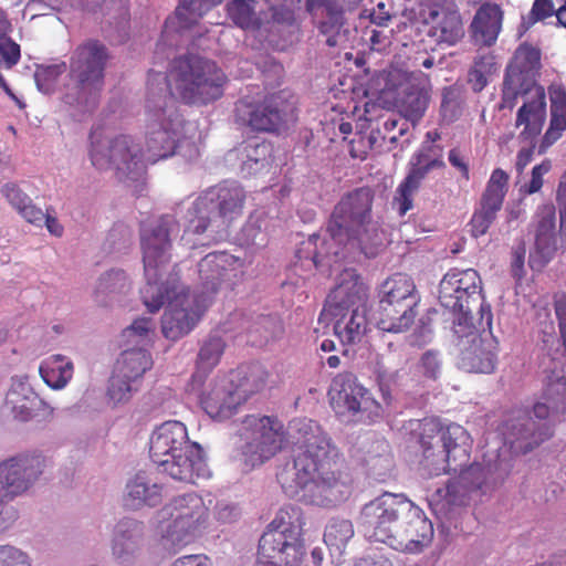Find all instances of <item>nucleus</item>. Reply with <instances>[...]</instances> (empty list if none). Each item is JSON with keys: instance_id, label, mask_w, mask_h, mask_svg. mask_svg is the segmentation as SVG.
Here are the masks:
<instances>
[{"instance_id": "46", "label": "nucleus", "mask_w": 566, "mask_h": 566, "mask_svg": "<svg viewBox=\"0 0 566 566\" xmlns=\"http://www.w3.org/2000/svg\"><path fill=\"white\" fill-rule=\"evenodd\" d=\"M151 367V358L142 348L127 349L117 360L114 373L139 385L142 376Z\"/></svg>"}, {"instance_id": "26", "label": "nucleus", "mask_w": 566, "mask_h": 566, "mask_svg": "<svg viewBox=\"0 0 566 566\" xmlns=\"http://www.w3.org/2000/svg\"><path fill=\"white\" fill-rule=\"evenodd\" d=\"M509 178V175L500 168L492 171L481 197L480 208L471 219V231L475 238L484 235L495 220L507 191Z\"/></svg>"}, {"instance_id": "49", "label": "nucleus", "mask_w": 566, "mask_h": 566, "mask_svg": "<svg viewBox=\"0 0 566 566\" xmlns=\"http://www.w3.org/2000/svg\"><path fill=\"white\" fill-rule=\"evenodd\" d=\"M499 70L495 56L492 53L478 54L469 71V83L474 92H481L489 83L491 76Z\"/></svg>"}, {"instance_id": "47", "label": "nucleus", "mask_w": 566, "mask_h": 566, "mask_svg": "<svg viewBox=\"0 0 566 566\" xmlns=\"http://www.w3.org/2000/svg\"><path fill=\"white\" fill-rule=\"evenodd\" d=\"M224 346L223 339L217 335H211L203 342L198 354L197 370L193 374L195 382H201L206 375L218 365Z\"/></svg>"}, {"instance_id": "58", "label": "nucleus", "mask_w": 566, "mask_h": 566, "mask_svg": "<svg viewBox=\"0 0 566 566\" xmlns=\"http://www.w3.org/2000/svg\"><path fill=\"white\" fill-rule=\"evenodd\" d=\"M419 366L426 377L437 379L442 369L441 354L433 349L424 352L420 358Z\"/></svg>"}, {"instance_id": "24", "label": "nucleus", "mask_w": 566, "mask_h": 566, "mask_svg": "<svg viewBox=\"0 0 566 566\" xmlns=\"http://www.w3.org/2000/svg\"><path fill=\"white\" fill-rule=\"evenodd\" d=\"M539 59L537 49L527 44L517 48L511 64L506 69L502 91V108H513L518 90L544 88L537 85L535 80Z\"/></svg>"}, {"instance_id": "33", "label": "nucleus", "mask_w": 566, "mask_h": 566, "mask_svg": "<svg viewBox=\"0 0 566 566\" xmlns=\"http://www.w3.org/2000/svg\"><path fill=\"white\" fill-rule=\"evenodd\" d=\"M145 526L142 522L125 518L115 527L112 554L119 566H134L144 542Z\"/></svg>"}, {"instance_id": "13", "label": "nucleus", "mask_w": 566, "mask_h": 566, "mask_svg": "<svg viewBox=\"0 0 566 566\" xmlns=\"http://www.w3.org/2000/svg\"><path fill=\"white\" fill-rule=\"evenodd\" d=\"M304 556L298 511L280 510L259 541L255 566H302Z\"/></svg>"}, {"instance_id": "37", "label": "nucleus", "mask_w": 566, "mask_h": 566, "mask_svg": "<svg viewBox=\"0 0 566 566\" xmlns=\"http://www.w3.org/2000/svg\"><path fill=\"white\" fill-rule=\"evenodd\" d=\"M163 500V485L146 472L136 473L126 484L125 505L138 510L157 506Z\"/></svg>"}, {"instance_id": "31", "label": "nucleus", "mask_w": 566, "mask_h": 566, "mask_svg": "<svg viewBox=\"0 0 566 566\" xmlns=\"http://www.w3.org/2000/svg\"><path fill=\"white\" fill-rule=\"evenodd\" d=\"M368 287L354 269H344L336 279V286L329 293L323 310H366Z\"/></svg>"}, {"instance_id": "11", "label": "nucleus", "mask_w": 566, "mask_h": 566, "mask_svg": "<svg viewBox=\"0 0 566 566\" xmlns=\"http://www.w3.org/2000/svg\"><path fill=\"white\" fill-rule=\"evenodd\" d=\"M179 223L172 214H164L140 229L146 285L140 294L145 306L154 313L163 302L164 268L170 262L172 240L179 234Z\"/></svg>"}, {"instance_id": "53", "label": "nucleus", "mask_w": 566, "mask_h": 566, "mask_svg": "<svg viewBox=\"0 0 566 566\" xmlns=\"http://www.w3.org/2000/svg\"><path fill=\"white\" fill-rule=\"evenodd\" d=\"M137 390L138 384L113 373L107 388V396L114 405H117L128 401L133 392Z\"/></svg>"}, {"instance_id": "4", "label": "nucleus", "mask_w": 566, "mask_h": 566, "mask_svg": "<svg viewBox=\"0 0 566 566\" xmlns=\"http://www.w3.org/2000/svg\"><path fill=\"white\" fill-rule=\"evenodd\" d=\"M358 523L366 537L402 553H420L433 537L432 523L403 494L386 492L368 502Z\"/></svg>"}, {"instance_id": "39", "label": "nucleus", "mask_w": 566, "mask_h": 566, "mask_svg": "<svg viewBox=\"0 0 566 566\" xmlns=\"http://www.w3.org/2000/svg\"><path fill=\"white\" fill-rule=\"evenodd\" d=\"M133 291L130 275L122 269H111L102 273L94 287V296L102 304L120 302Z\"/></svg>"}, {"instance_id": "43", "label": "nucleus", "mask_w": 566, "mask_h": 566, "mask_svg": "<svg viewBox=\"0 0 566 566\" xmlns=\"http://www.w3.org/2000/svg\"><path fill=\"white\" fill-rule=\"evenodd\" d=\"M1 193L6 197L11 207L29 223L35 227H42L45 220V213L36 207L32 199L24 193L17 185L6 184L1 188Z\"/></svg>"}, {"instance_id": "23", "label": "nucleus", "mask_w": 566, "mask_h": 566, "mask_svg": "<svg viewBox=\"0 0 566 566\" xmlns=\"http://www.w3.org/2000/svg\"><path fill=\"white\" fill-rule=\"evenodd\" d=\"M198 292L201 301L209 304L220 289H232L244 275V262L228 252H212L198 263Z\"/></svg>"}, {"instance_id": "16", "label": "nucleus", "mask_w": 566, "mask_h": 566, "mask_svg": "<svg viewBox=\"0 0 566 566\" xmlns=\"http://www.w3.org/2000/svg\"><path fill=\"white\" fill-rule=\"evenodd\" d=\"M419 295L413 281L403 274L387 279L379 290L377 326L389 333H401L415 321Z\"/></svg>"}, {"instance_id": "40", "label": "nucleus", "mask_w": 566, "mask_h": 566, "mask_svg": "<svg viewBox=\"0 0 566 566\" xmlns=\"http://www.w3.org/2000/svg\"><path fill=\"white\" fill-rule=\"evenodd\" d=\"M39 373L50 388L61 390L71 381L74 365L67 356L55 354L41 361Z\"/></svg>"}, {"instance_id": "62", "label": "nucleus", "mask_w": 566, "mask_h": 566, "mask_svg": "<svg viewBox=\"0 0 566 566\" xmlns=\"http://www.w3.org/2000/svg\"><path fill=\"white\" fill-rule=\"evenodd\" d=\"M214 514L220 522L231 523L240 516V510L235 504L220 501L214 507Z\"/></svg>"}, {"instance_id": "19", "label": "nucleus", "mask_w": 566, "mask_h": 566, "mask_svg": "<svg viewBox=\"0 0 566 566\" xmlns=\"http://www.w3.org/2000/svg\"><path fill=\"white\" fill-rule=\"evenodd\" d=\"M242 460L251 468L262 464L281 450L284 441L283 423L269 416H248L240 434Z\"/></svg>"}, {"instance_id": "60", "label": "nucleus", "mask_w": 566, "mask_h": 566, "mask_svg": "<svg viewBox=\"0 0 566 566\" xmlns=\"http://www.w3.org/2000/svg\"><path fill=\"white\" fill-rule=\"evenodd\" d=\"M76 3L87 11L103 10L111 12L113 10L125 11L126 0H75Z\"/></svg>"}, {"instance_id": "2", "label": "nucleus", "mask_w": 566, "mask_h": 566, "mask_svg": "<svg viewBox=\"0 0 566 566\" xmlns=\"http://www.w3.org/2000/svg\"><path fill=\"white\" fill-rule=\"evenodd\" d=\"M294 457L282 465L276 479L290 497L329 506L348 493L340 473L336 472L338 450L321 426L311 419H297L291 426Z\"/></svg>"}, {"instance_id": "52", "label": "nucleus", "mask_w": 566, "mask_h": 566, "mask_svg": "<svg viewBox=\"0 0 566 566\" xmlns=\"http://www.w3.org/2000/svg\"><path fill=\"white\" fill-rule=\"evenodd\" d=\"M343 24L344 15L342 8L339 6L329 7V9L325 11V18L319 23V30L327 36L326 43L329 46H335L337 44L336 35L340 31Z\"/></svg>"}, {"instance_id": "59", "label": "nucleus", "mask_w": 566, "mask_h": 566, "mask_svg": "<svg viewBox=\"0 0 566 566\" xmlns=\"http://www.w3.org/2000/svg\"><path fill=\"white\" fill-rule=\"evenodd\" d=\"M0 566H31V560L24 552L10 546H0Z\"/></svg>"}, {"instance_id": "12", "label": "nucleus", "mask_w": 566, "mask_h": 566, "mask_svg": "<svg viewBox=\"0 0 566 566\" xmlns=\"http://www.w3.org/2000/svg\"><path fill=\"white\" fill-rule=\"evenodd\" d=\"M108 59L106 46L98 41L88 40L75 48L70 57V83L63 95L67 105L83 112L96 106L104 87Z\"/></svg>"}, {"instance_id": "57", "label": "nucleus", "mask_w": 566, "mask_h": 566, "mask_svg": "<svg viewBox=\"0 0 566 566\" xmlns=\"http://www.w3.org/2000/svg\"><path fill=\"white\" fill-rule=\"evenodd\" d=\"M271 11V19L281 24H291L294 21L295 0H266Z\"/></svg>"}, {"instance_id": "41", "label": "nucleus", "mask_w": 566, "mask_h": 566, "mask_svg": "<svg viewBox=\"0 0 566 566\" xmlns=\"http://www.w3.org/2000/svg\"><path fill=\"white\" fill-rule=\"evenodd\" d=\"M272 147L269 143L249 140L238 149V157L241 160V171L247 175H255L269 169L271 165Z\"/></svg>"}, {"instance_id": "45", "label": "nucleus", "mask_w": 566, "mask_h": 566, "mask_svg": "<svg viewBox=\"0 0 566 566\" xmlns=\"http://www.w3.org/2000/svg\"><path fill=\"white\" fill-rule=\"evenodd\" d=\"M551 123L544 135L545 147L554 144L566 129V91L562 86L549 87Z\"/></svg>"}, {"instance_id": "30", "label": "nucleus", "mask_w": 566, "mask_h": 566, "mask_svg": "<svg viewBox=\"0 0 566 566\" xmlns=\"http://www.w3.org/2000/svg\"><path fill=\"white\" fill-rule=\"evenodd\" d=\"M429 34L439 43L454 45L464 35L460 12L452 1H443L429 8L426 18Z\"/></svg>"}, {"instance_id": "64", "label": "nucleus", "mask_w": 566, "mask_h": 566, "mask_svg": "<svg viewBox=\"0 0 566 566\" xmlns=\"http://www.w3.org/2000/svg\"><path fill=\"white\" fill-rule=\"evenodd\" d=\"M557 202L559 206L560 227L566 228V171L562 175L559 180Z\"/></svg>"}, {"instance_id": "15", "label": "nucleus", "mask_w": 566, "mask_h": 566, "mask_svg": "<svg viewBox=\"0 0 566 566\" xmlns=\"http://www.w3.org/2000/svg\"><path fill=\"white\" fill-rule=\"evenodd\" d=\"M88 157L98 170L114 169L119 178L135 180L147 166L142 149L129 135H109L101 128H94L90 135Z\"/></svg>"}, {"instance_id": "42", "label": "nucleus", "mask_w": 566, "mask_h": 566, "mask_svg": "<svg viewBox=\"0 0 566 566\" xmlns=\"http://www.w3.org/2000/svg\"><path fill=\"white\" fill-rule=\"evenodd\" d=\"M352 455L358 462L376 468L382 462L389 463L388 443L375 434H364L357 439Z\"/></svg>"}, {"instance_id": "20", "label": "nucleus", "mask_w": 566, "mask_h": 566, "mask_svg": "<svg viewBox=\"0 0 566 566\" xmlns=\"http://www.w3.org/2000/svg\"><path fill=\"white\" fill-rule=\"evenodd\" d=\"M481 277L474 269H452L440 281L439 301L441 305L453 313L454 319L464 315L469 322H473L471 315L473 308L489 306L484 304L482 296Z\"/></svg>"}, {"instance_id": "36", "label": "nucleus", "mask_w": 566, "mask_h": 566, "mask_svg": "<svg viewBox=\"0 0 566 566\" xmlns=\"http://www.w3.org/2000/svg\"><path fill=\"white\" fill-rule=\"evenodd\" d=\"M503 12L495 3L482 4L471 22V35L474 44L492 46L502 30Z\"/></svg>"}, {"instance_id": "1", "label": "nucleus", "mask_w": 566, "mask_h": 566, "mask_svg": "<svg viewBox=\"0 0 566 566\" xmlns=\"http://www.w3.org/2000/svg\"><path fill=\"white\" fill-rule=\"evenodd\" d=\"M420 444L423 459L433 473H458L444 488L437 489L430 497V506L436 515L448 517L454 509L468 503L473 492L495 481L501 454L490 455L484 464L470 460L471 438L460 424L442 426L437 419H426L421 423Z\"/></svg>"}, {"instance_id": "8", "label": "nucleus", "mask_w": 566, "mask_h": 566, "mask_svg": "<svg viewBox=\"0 0 566 566\" xmlns=\"http://www.w3.org/2000/svg\"><path fill=\"white\" fill-rule=\"evenodd\" d=\"M245 198L244 189L235 181L207 189L188 210L182 240L191 243L190 234H206L211 240L224 238L230 223L241 217Z\"/></svg>"}, {"instance_id": "38", "label": "nucleus", "mask_w": 566, "mask_h": 566, "mask_svg": "<svg viewBox=\"0 0 566 566\" xmlns=\"http://www.w3.org/2000/svg\"><path fill=\"white\" fill-rule=\"evenodd\" d=\"M429 81L421 73H411L407 77L405 96L401 101V113L407 120L416 124L423 116L429 104Z\"/></svg>"}, {"instance_id": "7", "label": "nucleus", "mask_w": 566, "mask_h": 566, "mask_svg": "<svg viewBox=\"0 0 566 566\" xmlns=\"http://www.w3.org/2000/svg\"><path fill=\"white\" fill-rule=\"evenodd\" d=\"M149 454L174 480L196 483L198 479L210 476L201 447L189 440L186 426L178 420L165 421L155 428L149 439Z\"/></svg>"}, {"instance_id": "51", "label": "nucleus", "mask_w": 566, "mask_h": 566, "mask_svg": "<svg viewBox=\"0 0 566 566\" xmlns=\"http://www.w3.org/2000/svg\"><path fill=\"white\" fill-rule=\"evenodd\" d=\"M66 70L64 62L56 64L39 65L34 72V81L40 92L51 94L57 83V78Z\"/></svg>"}, {"instance_id": "48", "label": "nucleus", "mask_w": 566, "mask_h": 566, "mask_svg": "<svg viewBox=\"0 0 566 566\" xmlns=\"http://www.w3.org/2000/svg\"><path fill=\"white\" fill-rule=\"evenodd\" d=\"M353 536L354 527L349 520L334 518L325 527L324 542L331 554L339 555Z\"/></svg>"}, {"instance_id": "44", "label": "nucleus", "mask_w": 566, "mask_h": 566, "mask_svg": "<svg viewBox=\"0 0 566 566\" xmlns=\"http://www.w3.org/2000/svg\"><path fill=\"white\" fill-rule=\"evenodd\" d=\"M255 0H232L227 4L228 17L239 28L254 31L268 23V13H259Z\"/></svg>"}, {"instance_id": "28", "label": "nucleus", "mask_w": 566, "mask_h": 566, "mask_svg": "<svg viewBox=\"0 0 566 566\" xmlns=\"http://www.w3.org/2000/svg\"><path fill=\"white\" fill-rule=\"evenodd\" d=\"M444 167L440 159L432 158L427 151L415 154L410 160V170L405 180L398 186L392 206L400 216L412 208V198L422 180L434 168Z\"/></svg>"}, {"instance_id": "61", "label": "nucleus", "mask_w": 566, "mask_h": 566, "mask_svg": "<svg viewBox=\"0 0 566 566\" xmlns=\"http://www.w3.org/2000/svg\"><path fill=\"white\" fill-rule=\"evenodd\" d=\"M551 169V163L548 160L536 165L532 169V177L527 185L524 186V191L528 195L535 193L541 190L543 186V177Z\"/></svg>"}, {"instance_id": "22", "label": "nucleus", "mask_w": 566, "mask_h": 566, "mask_svg": "<svg viewBox=\"0 0 566 566\" xmlns=\"http://www.w3.org/2000/svg\"><path fill=\"white\" fill-rule=\"evenodd\" d=\"M253 380L249 378L240 385H235L233 378H222L201 397V405L207 415L218 421L229 419L237 413L238 408L248 397L260 390L268 377V373L260 366H255L251 373Z\"/></svg>"}, {"instance_id": "27", "label": "nucleus", "mask_w": 566, "mask_h": 566, "mask_svg": "<svg viewBox=\"0 0 566 566\" xmlns=\"http://www.w3.org/2000/svg\"><path fill=\"white\" fill-rule=\"evenodd\" d=\"M523 98V105L516 114L515 127H522L518 139L534 142L541 134L546 120V101L544 88L518 90L517 97Z\"/></svg>"}, {"instance_id": "55", "label": "nucleus", "mask_w": 566, "mask_h": 566, "mask_svg": "<svg viewBox=\"0 0 566 566\" xmlns=\"http://www.w3.org/2000/svg\"><path fill=\"white\" fill-rule=\"evenodd\" d=\"M154 334V322L150 318H138L124 331V336L132 343L149 342Z\"/></svg>"}, {"instance_id": "25", "label": "nucleus", "mask_w": 566, "mask_h": 566, "mask_svg": "<svg viewBox=\"0 0 566 566\" xmlns=\"http://www.w3.org/2000/svg\"><path fill=\"white\" fill-rule=\"evenodd\" d=\"M40 455H22L0 463V492L17 496L28 491L42 474Z\"/></svg>"}, {"instance_id": "63", "label": "nucleus", "mask_w": 566, "mask_h": 566, "mask_svg": "<svg viewBox=\"0 0 566 566\" xmlns=\"http://www.w3.org/2000/svg\"><path fill=\"white\" fill-rule=\"evenodd\" d=\"M170 566H212V562L206 555L196 554L179 557Z\"/></svg>"}, {"instance_id": "18", "label": "nucleus", "mask_w": 566, "mask_h": 566, "mask_svg": "<svg viewBox=\"0 0 566 566\" xmlns=\"http://www.w3.org/2000/svg\"><path fill=\"white\" fill-rule=\"evenodd\" d=\"M335 415L344 421L374 422L382 415L380 403L350 373L335 376L328 390Z\"/></svg>"}, {"instance_id": "3", "label": "nucleus", "mask_w": 566, "mask_h": 566, "mask_svg": "<svg viewBox=\"0 0 566 566\" xmlns=\"http://www.w3.org/2000/svg\"><path fill=\"white\" fill-rule=\"evenodd\" d=\"M373 192L358 188L345 195L335 206L324 235L313 234L305 243L306 256L317 269L336 270L342 260H357L363 254L374 258L384 247L385 234L371 219ZM300 259H303L300 255Z\"/></svg>"}, {"instance_id": "56", "label": "nucleus", "mask_w": 566, "mask_h": 566, "mask_svg": "<svg viewBox=\"0 0 566 566\" xmlns=\"http://www.w3.org/2000/svg\"><path fill=\"white\" fill-rule=\"evenodd\" d=\"M554 4L552 0H535L530 13L523 18L521 29L527 31L537 21H542L554 13Z\"/></svg>"}, {"instance_id": "10", "label": "nucleus", "mask_w": 566, "mask_h": 566, "mask_svg": "<svg viewBox=\"0 0 566 566\" xmlns=\"http://www.w3.org/2000/svg\"><path fill=\"white\" fill-rule=\"evenodd\" d=\"M156 72H150L155 74ZM166 80V96L175 102L174 96L187 104H208L220 98L227 77L212 61L199 55H185L175 59Z\"/></svg>"}, {"instance_id": "54", "label": "nucleus", "mask_w": 566, "mask_h": 566, "mask_svg": "<svg viewBox=\"0 0 566 566\" xmlns=\"http://www.w3.org/2000/svg\"><path fill=\"white\" fill-rule=\"evenodd\" d=\"M380 138H386V136H381L380 130H371L369 135H356L350 142L352 157L365 159L369 150L379 146Z\"/></svg>"}, {"instance_id": "50", "label": "nucleus", "mask_w": 566, "mask_h": 566, "mask_svg": "<svg viewBox=\"0 0 566 566\" xmlns=\"http://www.w3.org/2000/svg\"><path fill=\"white\" fill-rule=\"evenodd\" d=\"M241 240L247 245L262 248L268 242L266 219L263 213H252L241 229Z\"/></svg>"}, {"instance_id": "34", "label": "nucleus", "mask_w": 566, "mask_h": 566, "mask_svg": "<svg viewBox=\"0 0 566 566\" xmlns=\"http://www.w3.org/2000/svg\"><path fill=\"white\" fill-rule=\"evenodd\" d=\"M319 319L333 323L334 334L343 345H356L367 332L366 310L335 308L323 310Z\"/></svg>"}, {"instance_id": "17", "label": "nucleus", "mask_w": 566, "mask_h": 566, "mask_svg": "<svg viewBox=\"0 0 566 566\" xmlns=\"http://www.w3.org/2000/svg\"><path fill=\"white\" fill-rule=\"evenodd\" d=\"M167 304L161 319V331L166 338L177 340L193 329L208 306L199 296L189 295L180 284L177 273L167 275L163 287V302L155 311Z\"/></svg>"}, {"instance_id": "32", "label": "nucleus", "mask_w": 566, "mask_h": 566, "mask_svg": "<svg viewBox=\"0 0 566 566\" xmlns=\"http://www.w3.org/2000/svg\"><path fill=\"white\" fill-rule=\"evenodd\" d=\"M221 1L222 0H180L175 14L169 17L165 22L158 48L161 45L177 44L178 42L174 39L175 34H182L191 30L203 14Z\"/></svg>"}, {"instance_id": "5", "label": "nucleus", "mask_w": 566, "mask_h": 566, "mask_svg": "<svg viewBox=\"0 0 566 566\" xmlns=\"http://www.w3.org/2000/svg\"><path fill=\"white\" fill-rule=\"evenodd\" d=\"M146 115L147 163L166 159L176 150L189 160L199 157V148L181 138L184 120L176 103L166 96V80L159 73L150 74L147 81Z\"/></svg>"}, {"instance_id": "14", "label": "nucleus", "mask_w": 566, "mask_h": 566, "mask_svg": "<svg viewBox=\"0 0 566 566\" xmlns=\"http://www.w3.org/2000/svg\"><path fill=\"white\" fill-rule=\"evenodd\" d=\"M490 306L480 307L478 325L464 315L453 322V333L458 338L459 367L469 373L490 374L497 360V340L492 334Z\"/></svg>"}, {"instance_id": "21", "label": "nucleus", "mask_w": 566, "mask_h": 566, "mask_svg": "<svg viewBox=\"0 0 566 566\" xmlns=\"http://www.w3.org/2000/svg\"><path fill=\"white\" fill-rule=\"evenodd\" d=\"M237 119L254 130L281 133L291 128L296 122L294 102L284 94H273L259 104L242 98L235 107Z\"/></svg>"}, {"instance_id": "9", "label": "nucleus", "mask_w": 566, "mask_h": 566, "mask_svg": "<svg viewBox=\"0 0 566 566\" xmlns=\"http://www.w3.org/2000/svg\"><path fill=\"white\" fill-rule=\"evenodd\" d=\"M209 506L196 492L170 499L156 512L158 545L172 555L201 536L209 526Z\"/></svg>"}, {"instance_id": "35", "label": "nucleus", "mask_w": 566, "mask_h": 566, "mask_svg": "<svg viewBox=\"0 0 566 566\" xmlns=\"http://www.w3.org/2000/svg\"><path fill=\"white\" fill-rule=\"evenodd\" d=\"M535 254L530 255V266L542 269L552 258L556 250L555 240V207L542 205L535 213Z\"/></svg>"}, {"instance_id": "6", "label": "nucleus", "mask_w": 566, "mask_h": 566, "mask_svg": "<svg viewBox=\"0 0 566 566\" xmlns=\"http://www.w3.org/2000/svg\"><path fill=\"white\" fill-rule=\"evenodd\" d=\"M544 402L533 411H523L509 418L502 427L504 446L517 454L526 453L552 436L555 416L566 412V377L556 367L546 376Z\"/></svg>"}, {"instance_id": "29", "label": "nucleus", "mask_w": 566, "mask_h": 566, "mask_svg": "<svg viewBox=\"0 0 566 566\" xmlns=\"http://www.w3.org/2000/svg\"><path fill=\"white\" fill-rule=\"evenodd\" d=\"M6 408L15 419L28 421L34 417L49 416L52 408L32 389L25 378H12L6 396Z\"/></svg>"}]
</instances>
